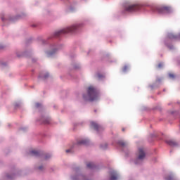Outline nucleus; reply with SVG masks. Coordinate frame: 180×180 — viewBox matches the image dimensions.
<instances>
[{
    "mask_svg": "<svg viewBox=\"0 0 180 180\" xmlns=\"http://www.w3.org/2000/svg\"><path fill=\"white\" fill-rule=\"evenodd\" d=\"M99 96V90L94 86H90L87 88V95H83V99L84 101H96Z\"/></svg>",
    "mask_w": 180,
    "mask_h": 180,
    "instance_id": "f257e3e1",
    "label": "nucleus"
},
{
    "mask_svg": "<svg viewBox=\"0 0 180 180\" xmlns=\"http://www.w3.org/2000/svg\"><path fill=\"white\" fill-rule=\"evenodd\" d=\"M81 26H82V24H75L72 25L71 27L64 28L59 31H56L55 32V36L56 37L61 36V34H65V33H74V32H75L76 30H78V29H79Z\"/></svg>",
    "mask_w": 180,
    "mask_h": 180,
    "instance_id": "f03ea898",
    "label": "nucleus"
},
{
    "mask_svg": "<svg viewBox=\"0 0 180 180\" xmlns=\"http://www.w3.org/2000/svg\"><path fill=\"white\" fill-rule=\"evenodd\" d=\"M158 12L162 15L172 13V8L169 6H162L158 8Z\"/></svg>",
    "mask_w": 180,
    "mask_h": 180,
    "instance_id": "7ed1b4c3",
    "label": "nucleus"
},
{
    "mask_svg": "<svg viewBox=\"0 0 180 180\" xmlns=\"http://www.w3.org/2000/svg\"><path fill=\"white\" fill-rule=\"evenodd\" d=\"M140 9H141V6L139 4L129 5L125 7L127 12H136V11H140Z\"/></svg>",
    "mask_w": 180,
    "mask_h": 180,
    "instance_id": "20e7f679",
    "label": "nucleus"
},
{
    "mask_svg": "<svg viewBox=\"0 0 180 180\" xmlns=\"http://www.w3.org/2000/svg\"><path fill=\"white\" fill-rule=\"evenodd\" d=\"M146 158V150L143 148H139L138 150V158L135 161V164H137L138 160H144Z\"/></svg>",
    "mask_w": 180,
    "mask_h": 180,
    "instance_id": "39448f33",
    "label": "nucleus"
},
{
    "mask_svg": "<svg viewBox=\"0 0 180 180\" xmlns=\"http://www.w3.org/2000/svg\"><path fill=\"white\" fill-rule=\"evenodd\" d=\"M91 126L94 129V130H96V131H103V127L101 125H99L98 123L95 122H91Z\"/></svg>",
    "mask_w": 180,
    "mask_h": 180,
    "instance_id": "423d86ee",
    "label": "nucleus"
},
{
    "mask_svg": "<svg viewBox=\"0 0 180 180\" xmlns=\"http://www.w3.org/2000/svg\"><path fill=\"white\" fill-rule=\"evenodd\" d=\"M168 39H169V40H172L173 41L180 40V33L177 34L170 33L168 34Z\"/></svg>",
    "mask_w": 180,
    "mask_h": 180,
    "instance_id": "0eeeda50",
    "label": "nucleus"
},
{
    "mask_svg": "<svg viewBox=\"0 0 180 180\" xmlns=\"http://www.w3.org/2000/svg\"><path fill=\"white\" fill-rule=\"evenodd\" d=\"M166 143L171 147H176L178 146V143H176V141L173 140L166 141Z\"/></svg>",
    "mask_w": 180,
    "mask_h": 180,
    "instance_id": "6e6552de",
    "label": "nucleus"
},
{
    "mask_svg": "<svg viewBox=\"0 0 180 180\" xmlns=\"http://www.w3.org/2000/svg\"><path fill=\"white\" fill-rule=\"evenodd\" d=\"M116 179H117V173H116L115 172H111L110 180H116Z\"/></svg>",
    "mask_w": 180,
    "mask_h": 180,
    "instance_id": "1a4fd4ad",
    "label": "nucleus"
},
{
    "mask_svg": "<svg viewBox=\"0 0 180 180\" xmlns=\"http://www.w3.org/2000/svg\"><path fill=\"white\" fill-rule=\"evenodd\" d=\"M89 141L86 139H82L79 141H77V144L75 146H79V144H84V146H86L88 144Z\"/></svg>",
    "mask_w": 180,
    "mask_h": 180,
    "instance_id": "9d476101",
    "label": "nucleus"
},
{
    "mask_svg": "<svg viewBox=\"0 0 180 180\" xmlns=\"http://www.w3.org/2000/svg\"><path fill=\"white\" fill-rule=\"evenodd\" d=\"M41 122L43 124H50V119L49 118H42Z\"/></svg>",
    "mask_w": 180,
    "mask_h": 180,
    "instance_id": "9b49d317",
    "label": "nucleus"
},
{
    "mask_svg": "<svg viewBox=\"0 0 180 180\" xmlns=\"http://www.w3.org/2000/svg\"><path fill=\"white\" fill-rule=\"evenodd\" d=\"M31 154H32V155H34L35 157H40V155H41L40 152H39L37 150H32Z\"/></svg>",
    "mask_w": 180,
    "mask_h": 180,
    "instance_id": "f8f14e48",
    "label": "nucleus"
},
{
    "mask_svg": "<svg viewBox=\"0 0 180 180\" xmlns=\"http://www.w3.org/2000/svg\"><path fill=\"white\" fill-rule=\"evenodd\" d=\"M86 167H87V168H89L90 169H92L95 167V164L94 162H88L86 164Z\"/></svg>",
    "mask_w": 180,
    "mask_h": 180,
    "instance_id": "ddd939ff",
    "label": "nucleus"
},
{
    "mask_svg": "<svg viewBox=\"0 0 180 180\" xmlns=\"http://www.w3.org/2000/svg\"><path fill=\"white\" fill-rule=\"evenodd\" d=\"M117 144L119 146H120L121 147H126V146H127V143H126V142H124L123 141H119Z\"/></svg>",
    "mask_w": 180,
    "mask_h": 180,
    "instance_id": "4468645a",
    "label": "nucleus"
},
{
    "mask_svg": "<svg viewBox=\"0 0 180 180\" xmlns=\"http://www.w3.org/2000/svg\"><path fill=\"white\" fill-rule=\"evenodd\" d=\"M96 77L98 78V79H103V78H105V75H103L102 73H97L96 74Z\"/></svg>",
    "mask_w": 180,
    "mask_h": 180,
    "instance_id": "2eb2a0df",
    "label": "nucleus"
},
{
    "mask_svg": "<svg viewBox=\"0 0 180 180\" xmlns=\"http://www.w3.org/2000/svg\"><path fill=\"white\" fill-rule=\"evenodd\" d=\"M165 179H166V180H175V179H174V176H173L172 175H168V176H167L165 177Z\"/></svg>",
    "mask_w": 180,
    "mask_h": 180,
    "instance_id": "dca6fc26",
    "label": "nucleus"
},
{
    "mask_svg": "<svg viewBox=\"0 0 180 180\" xmlns=\"http://www.w3.org/2000/svg\"><path fill=\"white\" fill-rule=\"evenodd\" d=\"M101 148L103 150H106V148H108V143H104V144L101 145Z\"/></svg>",
    "mask_w": 180,
    "mask_h": 180,
    "instance_id": "f3484780",
    "label": "nucleus"
},
{
    "mask_svg": "<svg viewBox=\"0 0 180 180\" xmlns=\"http://www.w3.org/2000/svg\"><path fill=\"white\" fill-rule=\"evenodd\" d=\"M51 155L50 154H46L44 157V160H49V158H51Z\"/></svg>",
    "mask_w": 180,
    "mask_h": 180,
    "instance_id": "a211bd4d",
    "label": "nucleus"
},
{
    "mask_svg": "<svg viewBox=\"0 0 180 180\" xmlns=\"http://www.w3.org/2000/svg\"><path fill=\"white\" fill-rule=\"evenodd\" d=\"M13 176H15V175H13V174H7V178L8 179H12V178H13Z\"/></svg>",
    "mask_w": 180,
    "mask_h": 180,
    "instance_id": "6ab92c4d",
    "label": "nucleus"
},
{
    "mask_svg": "<svg viewBox=\"0 0 180 180\" xmlns=\"http://www.w3.org/2000/svg\"><path fill=\"white\" fill-rule=\"evenodd\" d=\"M35 107H36V108H41V103H35Z\"/></svg>",
    "mask_w": 180,
    "mask_h": 180,
    "instance_id": "aec40b11",
    "label": "nucleus"
},
{
    "mask_svg": "<svg viewBox=\"0 0 180 180\" xmlns=\"http://www.w3.org/2000/svg\"><path fill=\"white\" fill-rule=\"evenodd\" d=\"M162 67H163V65H162V63H160L158 65V68H159V69L162 68Z\"/></svg>",
    "mask_w": 180,
    "mask_h": 180,
    "instance_id": "412c9836",
    "label": "nucleus"
},
{
    "mask_svg": "<svg viewBox=\"0 0 180 180\" xmlns=\"http://www.w3.org/2000/svg\"><path fill=\"white\" fill-rule=\"evenodd\" d=\"M169 78H175V75H174L172 73H169Z\"/></svg>",
    "mask_w": 180,
    "mask_h": 180,
    "instance_id": "4be33fe9",
    "label": "nucleus"
},
{
    "mask_svg": "<svg viewBox=\"0 0 180 180\" xmlns=\"http://www.w3.org/2000/svg\"><path fill=\"white\" fill-rule=\"evenodd\" d=\"M46 79V78H49V73L45 74L43 77Z\"/></svg>",
    "mask_w": 180,
    "mask_h": 180,
    "instance_id": "5701e85b",
    "label": "nucleus"
},
{
    "mask_svg": "<svg viewBox=\"0 0 180 180\" xmlns=\"http://www.w3.org/2000/svg\"><path fill=\"white\" fill-rule=\"evenodd\" d=\"M38 169H39V171H43V169H44V167L43 166H39L38 167Z\"/></svg>",
    "mask_w": 180,
    "mask_h": 180,
    "instance_id": "b1692460",
    "label": "nucleus"
},
{
    "mask_svg": "<svg viewBox=\"0 0 180 180\" xmlns=\"http://www.w3.org/2000/svg\"><path fill=\"white\" fill-rule=\"evenodd\" d=\"M127 69H128L127 66H124L122 70L124 72H126V71H127Z\"/></svg>",
    "mask_w": 180,
    "mask_h": 180,
    "instance_id": "393cba45",
    "label": "nucleus"
},
{
    "mask_svg": "<svg viewBox=\"0 0 180 180\" xmlns=\"http://www.w3.org/2000/svg\"><path fill=\"white\" fill-rule=\"evenodd\" d=\"M2 50H5V46H0V51H2Z\"/></svg>",
    "mask_w": 180,
    "mask_h": 180,
    "instance_id": "a878e982",
    "label": "nucleus"
},
{
    "mask_svg": "<svg viewBox=\"0 0 180 180\" xmlns=\"http://www.w3.org/2000/svg\"><path fill=\"white\" fill-rule=\"evenodd\" d=\"M66 153H72V149H68L66 150Z\"/></svg>",
    "mask_w": 180,
    "mask_h": 180,
    "instance_id": "bb28decb",
    "label": "nucleus"
},
{
    "mask_svg": "<svg viewBox=\"0 0 180 180\" xmlns=\"http://www.w3.org/2000/svg\"><path fill=\"white\" fill-rule=\"evenodd\" d=\"M42 44H46V40H42Z\"/></svg>",
    "mask_w": 180,
    "mask_h": 180,
    "instance_id": "cd10ccee",
    "label": "nucleus"
},
{
    "mask_svg": "<svg viewBox=\"0 0 180 180\" xmlns=\"http://www.w3.org/2000/svg\"><path fill=\"white\" fill-rule=\"evenodd\" d=\"M122 131H125L126 129L124 128H122Z\"/></svg>",
    "mask_w": 180,
    "mask_h": 180,
    "instance_id": "c85d7f7f",
    "label": "nucleus"
},
{
    "mask_svg": "<svg viewBox=\"0 0 180 180\" xmlns=\"http://www.w3.org/2000/svg\"><path fill=\"white\" fill-rule=\"evenodd\" d=\"M94 112H96V110H94Z\"/></svg>",
    "mask_w": 180,
    "mask_h": 180,
    "instance_id": "c756f323",
    "label": "nucleus"
},
{
    "mask_svg": "<svg viewBox=\"0 0 180 180\" xmlns=\"http://www.w3.org/2000/svg\"><path fill=\"white\" fill-rule=\"evenodd\" d=\"M2 20H4V18H2Z\"/></svg>",
    "mask_w": 180,
    "mask_h": 180,
    "instance_id": "7c9ffc66",
    "label": "nucleus"
},
{
    "mask_svg": "<svg viewBox=\"0 0 180 180\" xmlns=\"http://www.w3.org/2000/svg\"><path fill=\"white\" fill-rule=\"evenodd\" d=\"M17 106H19V105H17Z\"/></svg>",
    "mask_w": 180,
    "mask_h": 180,
    "instance_id": "2f4dec72",
    "label": "nucleus"
}]
</instances>
